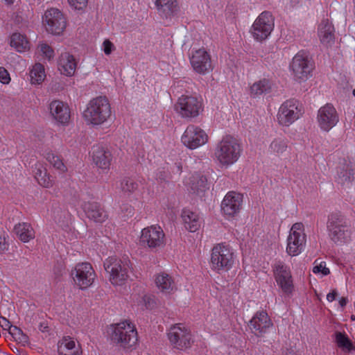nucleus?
Instances as JSON below:
<instances>
[{"instance_id":"f257e3e1","label":"nucleus","mask_w":355,"mask_h":355,"mask_svg":"<svg viewBox=\"0 0 355 355\" xmlns=\"http://www.w3.org/2000/svg\"><path fill=\"white\" fill-rule=\"evenodd\" d=\"M111 106L106 96H98L92 99L83 112V117L87 123L101 125L111 116Z\"/></svg>"},{"instance_id":"f03ea898","label":"nucleus","mask_w":355,"mask_h":355,"mask_svg":"<svg viewBox=\"0 0 355 355\" xmlns=\"http://www.w3.org/2000/svg\"><path fill=\"white\" fill-rule=\"evenodd\" d=\"M112 342L123 349H129L136 345L138 337L135 326L128 321L112 324L110 327Z\"/></svg>"},{"instance_id":"7ed1b4c3","label":"nucleus","mask_w":355,"mask_h":355,"mask_svg":"<svg viewBox=\"0 0 355 355\" xmlns=\"http://www.w3.org/2000/svg\"><path fill=\"white\" fill-rule=\"evenodd\" d=\"M241 151L238 141L231 136H226L217 144L215 155L220 164L228 166L238 160Z\"/></svg>"},{"instance_id":"20e7f679","label":"nucleus","mask_w":355,"mask_h":355,"mask_svg":"<svg viewBox=\"0 0 355 355\" xmlns=\"http://www.w3.org/2000/svg\"><path fill=\"white\" fill-rule=\"evenodd\" d=\"M234 262V254L232 248L225 243L214 246L211 254V268L220 274L229 271Z\"/></svg>"},{"instance_id":"39448f33","label":"nucleus","mask_w":355,"mask_h":355,"mask_svg":"<svg viewBox=\"0 0 355 355\" xmlns=\"http://www.w3.org/2000/svg\"><path fill=\"white\" fill-rule=\"evenodd\" d=\"M103 266L113 285H122L127 280L130 268L128 261L110 257L104 261Z\"/></svg>"},{"instance_id":"423d86ee","label":"nucleus","mask_w":355,"mask_h":355,"mask_svg":"<svg viewBox=\"0 0 355 355\" xmlns=\"http://www.w3.org/2000/svg\"><path fill=\"white\" fill-rule=\"evenodd\" d=\"M139 244L153 252L164 248L166 238L162 227L159 225H150L144 228L139 238Z\"/></svg>"},{"instance_id":"0eeeda50","label":"nucleus","mask_w":355,"mask_h":355,"mask_svg":"<svg viewBox=\"0 0 355 355\" xmlns=\"http://www.w3.org/2000/svg\"><path fill=\"white\" fill-rule=\"evenodd\" d=\"M314 63L308 52L300 51L293 58L290 69L296 80H306L311 76Z\"/></svg>"},{"instance_id":"6e6552de","label":"nucleus","mask_w":355,"mask_h":355,"mask_svg":"<svg viewBox=\"0 0 355 355\" xmlns=\"http://www.w3.org/2000/svg\"><path fill=\"white\" fill-rule=\"evenodd\" d=\"M175 110L182 118L191 120L202 111V99L194 96L182 95L175 105Z\"/></svg>"},{"instance_id":"1a4fd4ad","label":"nucleus","mask_w":355,"mask_h":355,"mask_svg":"<svg viewBox=\"0 0 355 355\" xmlns=\"http://www.w3.org/2000/svg\"><path fill=\"white\" fill-rule=\"evenodd\" d=\"M274 26V17L272 13L269 11H263L255 19L250 31L254 40L261 42L270 35Z\"/></svg>"},{"instance_id":"9d476101","label":"nucleus","mask_w":355,"mask_h":355,"mask_svg":"<svg viewBox=\"0 0 355 355\" xmlns=\"http://www.w3.org/2000/svg\"><path fill=\"white\" fill-rule=\"evenodd\" d=\"M302 114L300 102L295 98H291L282 104L277 116L280 125L289 126L297 120Z\"/></svg>"},{"instance_id":"9b49d317","label":"nucleus","mask_w":355,"mask_h":355,"mask_svg":"<svg viewBox=\"0 0 355 355\" xmlns=\"http://www.w3.org/2000/svg\"><path fill=\"white\" fill-rule=\"evenodd\" d=\"M306 244V234L304 232V225L302 223L293 225L287 239L286 252L291 256L300 254Z\"/></svg>"},{"instance_id":"f8f14e48","label":"nucleus","mask_w":355,"mask_h":355,"mask_svg":"<svg viewBox=\"0 0 355 355\" xmlns=\"http://www.w3.org/2000/svg\"><path fill=\"white\" fill-rule=\"evenodd\" d=\"M46 31L53 35H60L67 26V20L64 15L57 8L47 10L43 18Z\"/></svg>"},{"instance_id":"ddd939ff","label":"nucleus","mask_w":355,"mask_h":355,"mask_svg":"<svg viewBox=\"0 0 355 355\" xmlns=\"http://www.w3.org/2000/svg\"><path fill=\"white\" fill-rule=\"evenodd\" d=\"M71 276L75 284L80 288L89 287L94 282L96 274L89 263H79L71 270Z\"/></svg>"},{"instance_id":"4468645a","label":"nucleus","mask_w":355,"mask_h":355,"mask_svg":"<svg viewBox=\"0 0 355 355\" xmlns=\"http://www.w3.org/2000/svg\"><path fill=\"white\" fill-rule=\"evenodd\" d=\"M181 141L189 149H196L208 141L207 133L200 127L189 125L183 133Z\"/></svg>"},{"instance_id":"2eb2a0df","label":"nucleus","mask_w":355,"mask_h":355,"mask_svg":"<svg viewBox=\"0 0 355 355\" xmlns=\"http://www.w3.org/2000/svg\"><path fill=\"white\" fill-rule=\"evenodd\" d=\"M168 334V340L174 348L183 350L191 345V334L190 331L180 324L171 327Z\"/></svg>"},{"instance_id":"dca6fc26","label":"nucleus","mask_w":355,"mask_h":355,"mask_svg":"<svg viewBox=\"0 0 355 355\" xmlns=\"http://www.w3.org/2000/svg\"><path fill=\"white\" fill-rule=\"evenodd\" d=\"M274 277L282 292L290 295L294 290L291 272L283 262L279 261L274 266Z\"/></svg>"},{"instance_id":"f3484780","label":"nucleus","mask_w":355,"mask_h":355,"mask_svg":"<svg viewBox=\"0 0 355 355\" xmlns=\"http://www.w3.org/2000/svg\"><path fill=\"white\" fill-rule=\"evenodd\" d=\"M317 119L319 127L329 132L337 124L339 117L336 108L331 103H327L319 109Z\"/></svg>"},{"instance_id":"a211bd4d","label":"nucleus","mask_w":355,"mask_h":355,"mask_svg":"<svg viewBox=\"0 0 355 355\" xmlns=\"http://www.w3.org/2000/svg\"><path fill=\"white\" fill-rule=\"evenodd\" d=\"M272 325V320L266 311H257L248 324L252 333L257 337L263 336Z\"/></svg>"},{"instance_id":"6ab92c4d","label":"nucleus","mask_w":355,"mask_h":355,"mask_svg":"<svg viewBox=\"0 0 355 355\" xmlns=\"http://www.w3.org/2000/svg\"><path fill=\"white\" fill-rule=\"evenodd\" d=\"M193 70L200 74H205L213 69L211 55L204 49L195 51L190 58Z\"/></svg>"},{"instance_id":"aec40b11","label":"nucleus","mask_w":355,"mask_h":355,"mask_svg":"<svg viewBox=\"0 0 355 355\" xmlns=\"http://www.w3.org/2000/svg\"><path fill=\"white\" fill-rule=\"evenodd\" d=\"M243 195L234 191L228 192L221 203V210L225 215H237L242 206Z\"/></svg>"},{"instance_id":"412c9836","label":"nucleus","mask_w":355,"mask_h":355,"mask_svg":"<svg viewBox=\"0 0 355 355\" xmlns=\"http://www.w3.org/2000/svg\"><path fill=\"white\" fill-rule=\"evenodd\" d=\"M83 209L87 217L95 223H103L108 218L107 211L98 202H85Z\"/></svg>"},{"instance_id":"4be33fe9","label":"nucleus","mask_w":355,"mask_h":355,"mask_svg":"<svg viewBox=\"0 0 355 355\" xmlns=\"http://www.w3.org/2000/svg\"><path fill=\"white\" fill-rule=\"evenodd\" d=\"M188 187L190 192L200 197H203L209 189L207 177L200 173H196L189 178Z\"/></svg>"},{"instance_id":"5701e85b","label":"nucleus","mask_w":355,"mask_h":355,"mask_svg":"<svg viewBox=\"0 0 355 355\" xmlns=\"http://www.w3.org/2000/svg\"><path fill=\"white\" fill-rule=\"evenodd\" d=\"M50 113L58 122L67 124L70 119V110L69 106L62 101H53L49 105Z\"/></svg>"},{"instance_id":"b1692460","label":"nucleus","mask_w":355,"mask_h":355,"mask_svg":"<svg viewBox=\"0 0 355 355\" xmlns=\"http://www.w3.org/2000/svg\"><path fill=\"white\" fill-rule=\"evenodd\" d=\"M355 179V165L352 162L340 164L336 182L342 186H349Z\"/></svg>"},{"instance_id":"393cba45","label":"nucleus","mask_w":355,"mask_h":355,"mask_svg":"<svg viewBox=\"0 0 355 355\" xmlns=\"http://www.w3.org/2000/svg\"><path fill=\"white\" fill-rule=\"evenodd\" d=\"M92 156L95 164L103 169L108 168L110 165L111 154L101 146L95 145L92 148Z\"/></svg>"},{"instance_id":"a878e982","label":"nucleus","mask_w":355,"mask_h":355,"mask_svg":"<svg viewBox=\"0 0 355 355\" xmlns=\"http://www.w3.org/2000/svg\"><path fill=\"white\" fill-rule=\"evenodd\" d=\"M318 36L321 43L331 46L334 42V28L328 19H322L318 26Z\"/></svg>"},{"instance_id":"bb28decb","label":"nucleus","mask_w":355,"mask_h":355,"mask_svg":"<svg viewBox=\"0 0 355 355\" xmlns=\"http://www.w3.org/2000/svg\"><path fill=\"white\" fill-rule=\"evenodd\" d=\"M159 14L165 18L176 15L180 10L177 0H155Z\"/></svg>"},{"instance_id":"cd10ccee","label":"nucleus","mask_w":355,"mask_h":355,"mask_svg":"<svg viewBox=\"0 0 355 355\" xmlns=\"http://www.w3.org/2000/svg\"><path fill=\"white\" fill-rule=\"evenodd\" d=\"M58 67L62 74L67 76L73 75L76 69L74 57L67 52L62 53L58 62Z\"/></svg>"},{"instance_id":"c85d7f7f","label":"nucleus","mask_w":355,"mask_h":355,"mask_svg":"<svg viewBox=\"0 0 355 355\" xmlns=\"http://www.w3.org/2000/svg\"><path fill=\"white\" fill-rule=\"evenodd\" d=\"M337 227H351V221L343 212L336 210L328 215L327 228L329 230Z\"/></svg>"},{"instance_id":"c756f323","label":"nucleus","mask_w":355,"mask_h":355,"mask_svg":"<svg viewBox=\"0 0 355 355\" xmlns=\"http://www.w3.org/2000/svg\"><path fill=\"white\" fill-rule=\"evenodd\" d=\"M331 241L336 245H342L351 240L350 227H337L327 230Z\"/></svg>"},{"instance_id":"7c9ffc66","label":"nucleus","mask_w":355,"mask_h":355,"mask_svg":"<svg viewBox=\"0 0 355 355\" xmlns=\"http://www.w3.org/2000/svg\"><path fill=\"white\" fill-rule=\"evenodd\" d=\"M272 83L270 79L263 78L254 82L250 88V95L252 98H257L260 96L270 93Z\"/></svg>"},{"instance_id":"2f4dec72","label":"nucleus","mask_w":355,"mask_h":355,"mask_svg":"<svg viewBox=\"0 0 355 355\" xmlns=\"http://www.w3.org/2000/svg\"><path fill=\"white\" fill-rule=\"evenodd\" d=\"M155 282L158 289L164 293L168 294L176 289L173 277L166 272L158 274Z\"/></svg>"},{"instance_id":"473e14b6","label":"nucleus","mask_w":355,"mask_h":355,"mask_svg":"<svg viewBox=\"0 0 355 355\" xmlns=\"http://www.w3.org/2000/svg\"><path fill=\"white\" fill-rule=\"evenodd\" d=\"M182 218L185 228L191 232H195L199 229L200 222L199 216L196 213L189 209H184L182 212Z\"/></svg>"},{"instance_id":"72a5a7b5","label":"nucleus","mask_w":355,"mask_h":355,"mask_svg":"<svg viewBox=\"0 0 355 355\" xmlns=\"http://www.w3.org/2000/svg\"><path fill=\"white\" fill-rule=\"evenodd\" d=\"M14 231L19 239L24 243L28 242L35 237L33 227L31 224L27 223L17 224L14 227Z\"/></svg>"},{"instance_id":"f704fd0d","label":"nucleus","mask_w":355,"mask_h":355,"mask_svg":"<svg viewBox=\"0 0 355 355\" xmlns=\"http://www.w3.org/2000/svg\"><path fill=\"white\" fill-rule=\"evenodd\" d=\"M34 173L35 179L41 186L46 188L53 186L52 177L47 174L46 169L41 164L35 166Z\"/></svg>"},{"instance_id":"c9c22d12","label":"nucleus","mask_w":355,"mask_h":355,"mask_svg":"<svg viewBox=\"0 0 355 355\" xmlns=\"http://www.w3.org/2000/svg\"><path fill=\"white\" fill-rule=\"evenodd\" d=\"M336 343L343 352H351L355 350V346L345 333L336 332Z\"/></svg>"},{"instance_id":"e433bc0d","label":"nucleus","mask_w":355,"mask_h":355,"mask_svg":"<svg viewBox=\"0 0 355 355\" xmlns=\"http://www.w3.org/2000/svg\"><path fill=\"white\" fill-rule=\"evenodd\" d=\"M10 46L14 47L18 52H24L28 48V42L26 36L15 33L10 37Z\"/></svg>"},{"instance_id":"4c0bfd02","label":"nucleus","mask_w":355,"mask_h":355,"mask_svg":"<svg viewBox=\"0 0 355 355\" xmlns=\"http://www.w3.org/2000/svg\"><path fill=\"white\" fill-rule=\"evenodd\" d=\"M288 148V140L285 138H275L270 144L269 150L277 155L282 154Z\"/></svg>"},{"instance_id":"58836bf2","label":"nucleus","mask_w":355,"mask_h":355,"mask_svg":"<svg viewBox=\"0 0 355 355\" xmlns=\"http://www.w3.org/2000/svg\"><path fill=\"white\" fill-rule=\"evenodd\" d=\"M30 76L32 84H40L46 76L44 66L40 63L35 64L31 71Z\"/></svg>"},{"instance_id":"ea45409f","label":"nucleus","mask_w":355,"mask_h":355,"mask_svg":"<svg viewBox=\"0 0 355 355\" xmlns=\"http://www.w3.org/2000/svg\"><path fill=\"white\" fill-rule=\"evenodd\" d=\"M45 157L46 160L53 166L54 168L60 170V171H67V167L64 164L62 160L56 155L52 152H48L46 153Z\"/></svg>"},{"instance_id":"a19ab883","label":"nucleus","mask_w":355,"mask_h":355,"mask_svg":"<svg viewBox=\"0 0 355 355\" xmlns=\"http://www.w3.org/2000/svg\"><path fill=\"white\" fill-rule=\"evenodd\" d=\"M121 191L128 195H130L138 189V184L130 178H125L121 182Z\"/></svg>"},{"instance_id":"79ce46f5","label":"nucleus","mask_w":355,"mask_h":355,"mask_svg":"<svg viewBox=\"0 0 355 355\" xmlns=\"http://www.w3.org/2000/svg\"><path fill=\"white\" fill-rule=\"evenodd\" d=\"M38 48L42 55L49 60L53 58L55 55L54 51L49 45L46 43H42L39 45Z\"/></svg>"},{"instance_id":"37998d69","label":"nucleus","mask_w":355,"mask_h":355,"mask_svg":"<svg viewBox=\"0 0 355 355\" xmlns=\"http://www.w3.org/2000/svg\"><path fill=\"white\" fill-rule=\"evenodd\" d=\"M318 260L314 262L315 266L313 268V272L315 274L322 273L323 275H327L330 273V270L326 267V263L324 261H320L317 263Z\"/></svg>"},{"instance_id":"c03bdc74","label":"nucleus","mask_w":355,"mask_h":355,"mask_svg":"<svg viewBox=\"0 0 355 355\" xmlns=\"http://www.w3.org/2000/svg\"><path fill=\"white\" fill-rule=\"evenodd\" d=\"M9 333L16 339L20 340L21 341L26 342L28 340V336L24 334L22 330L16 327L12 326L10 329L9 330Z\"/></svg>"},{"instance_id":"a18cd8bd","label":"nucleus","mask_w":355,"mask_h":355,"mask_svg":"<svg viewBox=\"0 0 355 355\" xmlns=\"http://www.w3.org/2000/svg\"><path fill=\"white\" fill-rule=\"evenodd\" d=\"M58 345H62L64 350L71 351L77 349L76 347V343L74 340H71L70 337H64L61 341H60L58 344Z\"/></svg>"},{"instance_id":"49530a36","label":"nucleus","mask_w":355,"mask_h":355,"mask_svg":"<svg viewBox=\"0 0 355 355\" xmlns=\"http://www.w3.org/2000/svg\"><path fill=\"white\" fill-rule=\"evenodd\" d=\"M68 2L76 10H83L87 6L88 0H68Z\"/></svg>"},{"instance_id":"de8ad7c7","label":"nucleus","mask_w":355,"mask_h":355,"mask_svg":"<svg viewBox=\"0 0 355 355\" xmlns=\"http://www.w3.org/2000/svg\"><path fill=\"white\" fill-rule=\"evenodd\" d=\"M58 355H82V352L80 349H76L71 351H67L62 347V345L58 346Z\"/></svg>"},{"instance_id":"09e8293b","label":"nucleus","mask_w":355,"mask_h":355,"mask_svg":"<svg viewBox=\"0 0 355 355\" xmlns=\"http://www.w3.org/2000/svg\"><path fill=\"white\" fill-rule=\"evenodd\" d=\"M10 81V74L3 67H0V82L3 84H8Z\"/></svg>"},{"instance_id":"8fccbe9b","label":"nucleus","mask_w":355,"mask_h":355,"mask_svg":"<svg viewBox=\"0 0 355 355\" xmlns=\"http://www.w3.org/2000/svg\"><path fill=\"white\" fill-rule=\"evenodd\" d=\"M103 51L105 55H110L114 49V44L108 40L103 42Z\"/></svg>"},{"instance_id":"3c124183","label":"nucleus","mask_w":355,"mask_h":355,"mask_svg":"<svg viewBox=\"0 0 355 355\" xmlns=\"http://www.w3.org/2000/svg\"><path fill=\"white\" fill-rule=\"evenodd\" d=\"M0 326L5 330H9L10 329L11 327L12 326L10 323V322L5 317H0Z\"/></svg>"},{"instance_id":"603ef678","label":"nucleus","mask_w":355,"mask_h":355,"mask_svg":"<svg viewBox=\"0 0 355 355\" xmlns=\"http://www.w3.org/2000/svg\"><path fill=\"white\" fill-rule=\"evenodd\" d=\"M7 249V244L6 243V239L0 234V252L4 251Z\"/></svg>"},{"instance_id":"864d4df0","label":"nucleus","mask_w":355,"mask_h":355,"mask_svg":"<svg viewBox=\"0 0 355 355\" xmlns=\"http://www.w3.org/2000/svg\"><path fill=\"white\" fill-rule=\"evenodd\" d=\"M337 295H338L337 291L336 290H334L332 292L327 294V300L329 302H333L334 300H336V297H337Z\"/></svg>"},{"instance_id":"5fc2aeb1","label":"nucleus","mask_w":355,"mask_h":355,"mask_svg":"<svg viewBox=\"0 0 355 355\" xmlns=\"http://www.w3.org/2000/svg\"><path fill=\"white\" fill-rule=\"evenodd\" d=\"M347 299L345 297H341L339 300V304L341 307H345L347 305Z\"/></svg>"},{"instance_id":"6e6d98bb","label":"nucleus","mask_w":355,"mask_h":355,"mask_svg":"<svg viewBox=\"0 0 355 355\" xmlns=\"http://www.w3.org/2000/svg\"><path fill=\"white\" fill-rule=\"evenodd\" d=\"M48 328H49V327H48V326H47V325H46V324H44V323H40V327H39L40 330L41 331H42V332L47 331H48V330H47V329H48Z\"/></svg>"},{"instance_id":"4d7b16f0","label":"nucleus","mask_w":355,"mask_h":355,"mask_svg":"<svg viewBox=\"0 0 355 355\" xmlns=\"http://www.w3.org/2000/svg\"><path fill=\"white\" fill-rule=\"evenodd\" d=\"M350 319L352 321H355V315H352L351 317H350Z\"/></svg>"},{"instance_id":"13d9d810","label":"nucleus","mask_w":355,"mask_h":355,"mask_svg":"<svg viewBox=\"0 0 355 355\" xmlns=\"http://www.w3.org/2000/svg\"><path fill=\"white\" fill-rule=\"evenodd\" d=\"M8 3H12L14 0H5Z\"/></svg>"},{"instance_id":"bf43d9fd","label":"nucleus","mask_w":355,"mask_h":355,"mask_svg":"<svg viewBox=\"0 0 355 355\" xmlns=\"http://www.w3.org/2000/svg\"><path fill=\"white\" fill-rule=\"evenodd\" d=\"M181 170H182L181 166H178V171L180 172Z\"/></svg>"},{"instance_id":"052dcab7","label":"nucleus","mask_w":355,"mask_h":355,"mask_svg":"<svg viewBox=\"0 0 355 355\" xmlns=\"http://www.w3.org/2000/svg\"><path fill=\"white\" fill-rule=\"evenodd\" d=\"M353 95L355 96V89L353 90Z\"/></svg>"}]
</instances>
